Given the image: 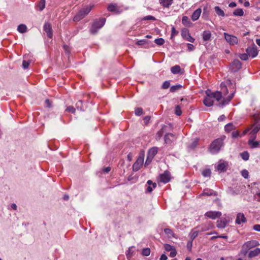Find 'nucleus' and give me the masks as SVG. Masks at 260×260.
<instances>
[{
	"label": "nucleus",
	"mask_w": 260,
	"mask_h": 260,
	"mask_svg": "<svg viewBox=\"0 0 260 260\" xmlns=\"http://www.w3.org/2000/svg\"><path fill=\"white\" fill-rule=\"evenodd\" d=\"M214 99L219 102L222 99L221 93L217 91L212 92L210 90L206 91V96L203 101L204 104L207 107H211L214 103Z\"/></svg>",
	"instance_id": "1"
},
{
	"label": "nucleus",
	"mask_w": 260,
	"mask_h": 260,
	"mask_svg": "<svg viewBox=\"0 0 260 260\" xmlns=\"http://www.w3.org/2000/svg\"><path fill=\"white\" fill-rule=\"evenodd\" d=\"M225 136H223L214 140L209 147V151L212 154H216L219 152L224 145V140Z\"/></svg>",
	"instance_id": "2"
},
{
	"label": "nucleus",
	"mask_w": 260,
	"mask_h": 260,
	"mask_svg": "<svg viewBox=\"0 0 260 260\" xmlns=\"http://www.w3.org/2000/svg\"><path fill=\"white\" fill-rule=\"evenodd\" d=\"M224 83L225 84V85H227L229 88H231L232 87L233 89L231 91L230 95L225 98H223L221 102L219 103L218 105L220 107H223L228 104L233 98L236 91V90L234 89V86L233 85L232 82L231 80H226L225 82Z\"/></svg>",
	"instance_id": "3"
},
{
	"label": "nucleus",
	"mask_w": 260,
	"mask_h": 260,
	"mask_svg": "<svg viewBox=\"0 0 260 260\" xmlns=\"http://www.w3.org/2000/svg\"><path fill=\"white\" fill-rule=\"evenodd\" d=\"M106 19L101 18L99 20H95L93 22L92 26L90 29V32L93 35H95L105 24Z\"/></svg>",
	"instance_id": "4"
},
{
	"label": "nucleus",
	"mask_w": 260,
	"mask_h": 260,
	"mask_svg": "<svg viewBox=\"0 0 260 260\" xmlns=\"http://www.w3.org/2000/svg\"><path fill=\"white\" fill-rule=\"evenodd\" d=\"M93 5L87 6L81 9L79 12L74 16V21H79L84 18L91 10Z\"/></svg>",
	"instance_id": "5"
},
{
	"label": "nucleus",
	"mask_w": 260,
	"mask_h": 260,
	"mask_svg": "<svg viewBox=\"0 0 260 260\" xmlns=\"http://www.w3.org/2000/svg\"><path fill=\"white\" fill-rule=\"evenodd\" d=\"M223 35L226 42L231 46H234L238 43V39L236 36L226 32H224Z\"/></svg>",
	"instance_id": "6"
},
{
	"label": "nucleus",
	"mask_w": 260,
	"mask_h": 260,
	"mask_svg": "<svg viewBox=\"0 0 260 260\" xmlns=\"http://www.w3.org/2000/svg\"><path fill=\"white\" fill-rule=\"evenodd\" d=\"M107 10L108 11L115 14H119L122 12V10L120 7L115 3L110 4L107 7Z\"/></svg>",
	"instance_id": "7"
},
{
	"label": "nucleus",
	"mask_w": 260,
	"mask_h": 260,
	"mask_svg": "<svg viewBox=\"0 0 260 260\" xmlns=\"http://www.w3.org/2000/svg\"><path fill=\"white\" fill-rule=\"evenodd\" d=\"M144 162L143 156H140L136 161L133 165V170L134 171H137L140 169Z\"/></svg>",
	"instance_id": "8"
},
{
	"label": "nucleus",
	"mask_w": 260,
	"mask_h": 260,
	"mask_svg": "<svg viewBox=\"0 0 260 260\" xmlns=\"http://www.w3.org/2000/svg\"><path fill=\"white\" fill-rule=\"evenodd\" d=\"M242 64L238 59L234 60L230 66V69L233 72H237L241 68Z\"/></svg>",
	"instance_id": "9"
},
{
	"label": "nucleus",
	"mask_w": 260,
	"mask_h": 260,
	"mask_svg": "<svg viewBox=\"0 0 260 260\" xmlns=\"http://www.w3.org/2000/svg\"><path fill=\"white\" fill-rule=\"evenodd\" d=\"M246 52L249 56H251L252 57H255L258 54L256 47L255 45L248 47L246 49Z\"/></svg>",
	"instance_id": "10"
},
{
	"label": "nucleus",
	"mask_w": 260,
	"mask_h": 260,
	"mask_svg": "<svg viewBox=\"0 0 260 260\" xmlns=\"http://www.w3.org/2000/svg\"><path fill=\"white\" fill-rule=\"evenodd\" d=\"M205 216H207L209 218L215 219L217 217H219L221 215V213L219 211H208L205 213Z\"/></svg>",
	"instance_id": "11"
},
{
	"label": "nucleus",
	"mask_w": 260,
	"mask_h": 260,
	"mask_svg": "<svg viewBox=\"0 0 260 260\" xmlns=\"http://www.w3.org/2000/svg\"><path fill=\"white\" fill-rule=\"evenodd\" d=\"M171 178L170 173L169 172L166 171L164 173L160 175V180L161 182L166 183L170 181Z\"/></svg>",
	"instance_id": "12"
},
{
	"label": "nucleus",
	"mask_w": 260,
	"mask_h": 260,
	"mask_svg": "<svg viewBox=\"0 0 260 260\" xmlns=\"http://www.w3.org/2000/svg\"><path fill=\"white\" fill-rule=\"evenodd\" d=\"M258 245H259V243L255 240L248 241L243 245V248H247V250H249Z\"/></svg>",
	"instance_id": "13"
},
{
	"label": "nucleus",
	"mask_w": 260,
	"mask_h": 260,
	"mask_svg": "<svg viewBox=\"0 0 260 260\" xmlns=\"http://www.w3.org/2000/svg\"><path fill=\"white\" fill-rule=\"evenodd\" d=\"M256 138V136L251 137L248 141V144L251 148H255L260 146L259 142L255 141L254 139Z\"/></svg>",
	"instance_id": "14"
},
{
	"label": "nucleus",
	"mask_w": 260,
	"mask_h": 260,
	"mask_svg": "<svg viewBox=\"0 0 260 260\" xmlns=\"http://www.w3.org/2000/svg\"><path fill=\"white\" fill-rule=\"evenodd\" d=\"M44 30L46 33L47 36L50 38H52L53 34H52V29L51 26V25L48 23H45L44 27Z\"/></svg>",
	"instance_id": "15"
},
{
	"label": "nucleus",
	"mask_w": 260,
	"mask_h": 260,
	"mask_svg": "<svg viewBox=\"0 0 260 260\" xmlns=\"http://www.w3.org/2000/svg\"><path fill=\"white\" fill-rule=\"evenodd\" d=\"M246 222V219L243 213H239L237 215V217L236 219V223L240 224L242 223H245Z\"/></svg>",
	"instance_id": "16"
},
{
	"label": "nucleus",
	"mask_w": 260,
	"mask_h": 260,
	"mask_svg": "<svg viewBox=\"0 0 260 260\" xmlns=\"http://www.w3.org/2000/svg\"><path fill=\"white\" fill-rule=\"evenodd\" d=\"M251 129L252 128V131L250 132V134L252 135L251 137H253L254 136H256V133L259 131L260 129V124H252L251 125V127H250Z\"/></svg>",
	"instance_id": "17"
},
{
	"label": "nucleus",
	"mask_w": 260,
	"mask_h": 260,
	"mask_svg": "<svg viewBox=\"0 0 260 260\" xmlns=\"http://www.w3.org/2000/svg\"><path fill=\"white\" fill-rule=\"evenodd\" d=\"M175 139V136L172 133H168L165 135V142L166 144H171Z\"/></svg>",
	"instance_id": "18"
},
{
	"label": "nucleus",
	"mask_w": 260,
	"mask_h": 260,
	"mask_svg": "<svg viewBox=\"0 0 260 260\" xmlns=\"http://www.w3.org/2000/svg\"><path fill=\"white\" fill-rule=\"evenodd\" d=\"M201 12L202 10L201 8H198L196 11H194L192 15H191L192 20L193 21L197 20L200 16Z\"/></svg>",
	"instance_id": "19"
},
{
	"label": "nucleus",
	"mask_w": 260,
	"mask_h": 260,
	"mask_svg": "<svg viewBox=\"0 0 260 260\" xmlns=\"http://www.w3.org/2000/svg\"><path fill=\"white\" fill-rule=\"evenodd\" d=\"M259 254H260V248H256L254 249V250L249 251L248 256L249 258H251L254 257L258 255Z\"/></svg>",
	"instance_id": "20"
},
{
	"label": "nucleus",
	"mask_w": 260,
	"mask_h": 260,
	"mask_svg": "<svg viewBox=\"0 0 260 260\" xmlns=\"http://www.w3.org/2000/svg\"><path fill=\"white\" fill-rule=\"evenodd\" d=\"M221 87V91H219L221 93L222 96H225L227 95L229 93L228 89V88L229 87L227 86V85H225V84L223 83H221L220 84Z\"/></svg>",
	"instance_id": "21"
},
{
	"label": "nucleus",
	"mask_w": 260,
	"mask_h": 260,
	"mask_svg": "<svg viewBox=\"0 0 260 260\" xmlns=\"http://www.w3.org/2000/svg\"><path fill=\"white\" fill-rule=\"evenodd\" d=\"M211 33L209 30H205L203 32L202 37L204 41H208L211 40Z\"/></svg>",
	"instance_id": "22"
},
{
	"label": "nucleus",
	"mask_w": 260,
	"mask_h": 260,
	"mask_svg": "<svg viewBox=\"0 0 260 260\" xmlns=\"http://www.w3.org/2000/svg\"><path fill=\"white\" fill-rule=\"evenodd\" d=\"M147 184H148L146 189V191L147 192H151L152 191L153 188L156 187V184L155 183H153L150 180L147 181Z\"/></svg>",
	"instance_id": "23"
},
{
	"label": "nucleus",
	"mask_w": 260,
	"mask_h": 260,
	"mask_svg": "<svg viewBox=\"0 0 260 260\" xmlns=\"http://www.w3.org/2000/svg\"><path fill=\"white\" fill-rule=\"evenodd\" d=\"M182 36L186 41L188 42L193 43L195 40V39L190 35L188 32H187L186 33H185V32H182Z\"/></svg>",
	"instance_id": "24"
},
{
	"label": "nucleus",
	"mask_w": 260,
	"mask_h": 260,
	"mask_svg": "<svg viewBox=\"0 0 260 260\" xmlns=\"http://www.w3.org/2000/svg\"><path fill=\"white\" fill-rule=\"evenodd\" d=\"M157 153V147H153L149 150L148 151V156L150 157L151 159H152L154 156Z\"/></svg>",
	"instance_id": "25"
},
{
	"label": "nucleus",
	"mask_w": 260,
	"mask_h": 260,
	"mask_svg": "<svg viewBox=\"0 0 260 260\" xmlns=\"http://www.w3.org/2000/svg\"><path fill=\"white\" fill-rule=\"evenodd\" d=\"M236 128V126L232 123H229L224 126V130L226 133H230Z\"/></svg>",
	"instance_id": "26"
},
{
	"label": "nucleus",
	"mask_w": 260,
	"mask_h": 260,
	"mask_svg": "<svg viewBox=\"0 0 260 260\" xmlns=\"http://www.w3.org/2000/svg\"><path fill=\"white\" fill-rule=\"evenodd\" d=\"M226 165L225 162H220L216 167V169L220 172H224L226 170Z\"/></svg>",
	"instance_id": "27"
},
{
	"label": "nucleus",
	"mask_w": 260,
	"mask_h": 260,
	"mask_svg": "<svg viewBox=\"0 0 260 260\" xmlns=\"http://www.w3.org/2000/svg\"><path fill=\"white\" fill-rule=\"evenodd\" d=\"M159 1L162 6L168 8L172 4L173 0H159Z\"/></svg>",
	"instance_id": "28"
},
{
	"label": "nucleus",
	"mask_w": 260,
	"mask_h": 260,
	"mask_svg": "<svg viewBox=\"0 0 260 260\" xmlns=\"http://www.w3.org/2000/svg\"><path fill=\"white\" fill-rule=\"evenodd\" d=\"M227 222L225 220H220L217 221V227L220 229H223L225 227Z\"/></svg>",
	"instance_id": "29"
},
{
	"label": "nucleus",
	"mask_w": 260,
	"mask_h": 260,
	"mask_svg": "<svg viewBox=\"0 0 260 260\" xmlns=\"http://www.w3.org/2000/svg\"><path fill=\"white\" fill-rule=\"evenodd\" d=\"M182 23L184 26H189L191 24L188 17L186 16H184L182 17Z\"/></svg>",
	"instance_id": "30"
},
{
	"label": "nucleus",
	"mask_w": 260,
	"mask_h": 260,
	"mask_svg": "<svg viewBox=\"0 0 260 260\" xmlns=\"http://www.w3.org/2000/svg\"><path fill=\"white\" fill-rule=\"evenodd\" d=\"M180 67L178 65L174 66L171 68V71L174 74H176L180 73Z\"/></svg>",
	"instance_id": "31"
},
{
	"label": "nucleus",
	"mask_w": 260,
	"mask_h": 260,
	"mask_svg": "<svg viewBox=\"0 0 260 260\" xmlns=\"http://www.w3.org/2000/svg\"><path fill=\"white\" fill-rule=\"evenodd\" d=\"M214 10L217 15H218V16L222 17L224 16L225 14L224 11L222 10H221L219 7L216 6L214 8Z\"/></svg>",
	"instance_id": "32"
},
{
	"label": "nucleus",
	"mask_w": 260,
	"mask_h": 260,
	"mask_svg": "<svg viewBox=\"0 0 260 260\" xmlns=\"http://www.w3.org/2000/svg\"><path fill=\"white\" fill-rule=\"evenodd\" d=\"M197 228L193 229L190 232V238L191 239V241H193L198 236L199 234V231H195V229Z\"/></svg>",
	"instance_id": "33"
},
{
	"label": "nucleus",
	"mask_w": 260,
	"mask_h": 260,
	"mask_svg": "<svg viewBox=\"0 0 260 260\" xmlns=\"http://www.w3.org/2000/svg\"><path fill=\"white\" fill-rule=\"evenodd\" d=\"M202 194H204V195L209 196H212V195H216L215 192L213 190L210 189H204Z\"/></svg>",
	"instance_id": "34"
},
{
	"label": "nucleus",
	"mask_w": 260,
	"mask_h": 260,
	"mask_svg": "<svg viewBox=\"0 0 260 260\" xmlns=\"http://www.w3.org/2000/svg\"><path fill=\"white\" fill-rule=\"evenodd\" d=\"M165 233L167 235L168 237L172 238L174 237V234L172 230L169 228H166L164 230Z\"/></svg>",
	"instance_id": "35"
},
{
	"label": "nucleus",
	"mask_w": 260,
	"mask_h": 260,
	"mask_svg": "<svg viewBox=\"0 0 260 260\" xmlns=\"http://www.w3.org/2000/svg\"><path fill=\"white\" fill-rule=\"evenodd\" d=\"M199 139L198 138H196L194 139L191 144L188 146V147L190 149H194L197 147L198 144Z\"/></svg>",
	"instance_id": "36"
},
{
	"label": "nucleus",
	"mask_w": 260,
	"mask_h": 260,
	"mask_svg": "<svg viewBox=\"0 0 260 260\" xmlns=\"http://www.w3.org/2000/svg\"><path fill=\"white\" fill-rule=\"evenodd\" d=\"M27 27L24 24H20L17 28V30L20 33H24L26 31Z\"/></svg>",
	"instance_id": "37"
},
{
	"label": "nucleus",
	"mask_w": 260,
	"mask_h": 260,
	"mask_svg": "<svg viewBox=\"0 0 260 260\" xmlns=\"http://www.w3.org/2000/svg\"><path fill=\"white\" fill-rule=\"evenodd\" d=\"M235 16H242L244 15V12L242 9H237L233 12Z\"/></svg>",
	"instance_id": "38"
},
{
	"label": "nucleus",
	"mask_w": 260,
	"mask_h": 260,
	"mask_svg": "<svg viewBox=\"0 0 260 260\" xmlns=\"http://www.w3.org/2000/svg\"><path fill=\"white\" fill-rule=\"evenodd\" d=\"M242 159L244 160H247L249 157V154L247 151H244L240 154Z\"/></svg>",
	"instance_id": "39"
},
{
	"label": "nucleus",
	"mask_w": 260,
	"mask_h": 260,
	"mask_svg": "<svg viewBox=\"0 0 260 260\" xmlns=\"http://www.w3.org/2000/svg\"><path fill=\"white\" fill-rule=\"evenodd\" d=\"M150 254V249L149 248H143L142 251V254L144 256H148Z\"/></svg>",
	"instance_id": "40"
},
{
	"label": "nucleus",
	"mask_w": 260,
	"mask_h": 260,
	"mask_svg": "<svg viewBox=\"0 0 260 260\" xmlns=\"http://www.w3.org/2000/svg\"><path fill=\"white\" fill-rule=\"evenodd\" d=\"M38 7L40 11H42L45 7V0H41L38 5Z\"/></svg>",
	"instance_id": "41"
},
{
	"label": "nucleus",
	"mask_w": 260,
	"mask_h": 260,
	"mask_svg": "<svg viewBox=\"0 0 260 260\" xmlns=\"http://www.w3.org/2000/svg\"><path fill=\"white\" fill-rule=\"evenodd\" d=\"M211 170L210 169H205L202 172V175L204 177H210L211 175Z\"/></svg>",
	"instance_id": "42"
},
{
	"label": "nucleus",
	"mask_w": 260,
	"mask_h": 260,
	"mask_svg": "<svg viewBox=\"0 0 260 260\" xmlns=\"http://www.w3.org/2000/svg\"><path fill=\"white\" fill-rule=\"evenodd\" d=\"M181 87V86L180 85L172 86L170 88V91L172 92H174L179 90V89H180Z\"/></svg>",
	"instance_id": "43"
},
{
	"label": "nucleus",
	"mask_w": 260,
	"mask_h": 260,
	"mask_svg": "<svg viewBox=\"0 0 260 260\" xmlns=\"http://www.w3.org/2000/svg\"><path fill=\"white\" fill-rule=\"evenodd\" d=\"M163 129H164V127H162V128L160 131H159L156 133V139L157 140H160V138H161V137H162V134H163V133H164Z\"/></svg>",
	"instance_id": "44"
},
{
	"label": "nucleus",
	"mask_w": 260,
	"mask_h": 260,
	"mask_svg": "<svg viewBox=\"0 0 260 260\" xmlns=\"http://www.w3.org/2000/svg\"><path fill=\"white\" fill-rule=\"evenodd\" d=\"M154 42L158 45H162L164 44L165 41L162 38H158L155 40Z\"/></svg>",
	"instance_id": "45"
},
{
	"label": "nucleus",
	"mask_w": 260,
	"mask_h": 260,
	"mask_svg": "<svg viewBox=\"0 0 260 260\" xmlns=\"http://www.w3.org/2000/svg\"><path fill=\"white\" fill-rule=\"evenodd\" d=\"M155 20H156V18L152 16H150V15H148V16L144 17L143 18H142L141 19V20H153V21H154Z\"/></svg>",
	"instance_id": "46"
},
{
	"label": "nucleus",
	"mask_w": 260,
	"mask_h": 260,
	"mask_svg": "<svg viewBox=\"0 0 260 260\" xmlns=\"http://www.w3.org/2000/svg\"><path fill=\"white\" fill-rule=\"evenodd\" d=\"M175 114L177 116H180L182 114V111L181 110L180 107L179 105H177L175 107Z\"/></svg>",
	"instance_id": "47"
},
{
	"label": "nucleus",
	"mask_w": 260,
	"mask_h": 260,
	"mask_svg": "<svg viewBox=\"0 0 260 260\" xmlns=\"http://www.w3.org/2000/svg\"><path fill=\"white\" fill-rule=\"evenodd\" d=\"M175 247L168 244H165L164 245V248L167 251H170L173 250Z\"/></svg>",
	"instance_id": "48"
},
{
	"label": "nucleus",
	"mask_w": 260,
	"mask_h": 260,
	"mask_svg": "<svg viewBox=\"0 0 260 260\" xmlns=\"http://www.w3.org/2000/svg\"><path fill=\"white\" fill-rule=\"evenodd\" d=\"M143 113V109L141 108H137L135 109V113L137 116H140Z\"/></svg>",
	"instance_id": "49"
},
{
	"label": "nucleus",
	"mask_w": 260,
	"mask_h": 260,
	"mask_svg": "<svg viewBox=\"0 0 260 260\" xmlns=\"http://www.w3.org/2000/svg\"><path fill=\"white\" fill-rule=\"evenodd\" d=\"M241 175L244 178H248L249 176V173L247 170H243L241 172Z\"/></svg>",
	"instance_id": "50"
},
{
	"label": "nucleus",
	"mask_w": 260,
	"mask_h": 260,
	"mask_svg": "<svg viewBox=\"0 0 260 260\" xmlns=\"http://www.w3.org/2000/svg\"><path fill=\"white\" fill-rule=\"evenodd\" d=\"M248 55L247 53H243V54H241L239 56L240 59H241L242 60H247L248 58Z\"/></svg>",
	"instance_id": "51"
},
{
	"label": "nucleus",
	"mask_w": 260,
	"mask_h": 260,
	"mask_svg": "<svg viewBox=\"0 0 260 260\" xmlns=\"http://www.w3.org/2000/svg\"><path fill=\"white\" fill-rule=\"evenodd\" d=\"M232 137L233 138H237L239 137H241L238 131H234L232 133Z\"/></svg>",
	"instance_id": "52"
},
{
	"label": "nucleus",
	"mask_w": 260,
	"mask_h": 260,
	"mask_svg": "<svg viewBox=\"0 0 260 260\" xmlns=\"http://www.w3.org/2000/svg\"><path fill=\"white\" fill-rule=\"evenodd\" d=\"M170 85V82L169 81H166L165 82H164L162 85V88L163 89H167L169 87Z\"/></svg>",
	"instance_id": "53"
},
{
	"label": "nucleus",
	"mask_w": 260,
	"mask_h": 260,
	"mask_svg": "<svg viewBox=\"0 0 260 260\" xmlns=\"http://www.w3.org/2000/svg\"><path fill=\"white\" fill-rule=\"evenodd\" d=\"M147 43H148V42L145 40H141L138 41L136 42V44L138 45H143Z\"/></svg>",
	"instance_id": "54"
},
{
	"label": "nucleus",
	"mask_w": 260,
	"mask_h": 260,
	"mask_svg": "<svg viewBox=\"0 0 260 260\" xmlns=\"http://www.w3.org/2000/svg\"><path fill=\"white\" fill-rule=\"evenodd\" d=\"M134 247L132 246L128 248V250H127V253H126L127 256H131L132 255V254L134 252V251L132 250V249Z\"/></svg>",
	"instance_id": "55"
},
{
	"label": "nucleus",
	"mask_w": 260,
	"mask_h": 260,
	"mask_svg": "<svg viewBox=\"0 0 260 260\" xmlns=\"http://www.w3.org/2000/svg\"><path fill=\"white\" fill-rule=\"evenodd\" d=\"M75 109L73 106H69L67 107L66 111L74 113L75 112Z\"/></svg>",
	"instance_id": "56"
},
{
	"label": "nucleus",
	"mask_w": 260,
	"mask_h": 260,
	"mask_svg": "<svg viewBox=\"0 0 260 260\" xmlns=\"http://www.w3.org/2000/svg\"><path fill=\"white\" fill-rule=\"evenodd\" d=\"M176 254H177V252H176V250L175 248L174 249H173V250L170 251V256L171 257H175L176 255Z\"/></svg>",
	"instance_id": "57"
},
{
	"label": "nucleus",
	"mask_w": 260,
	"mask_h": 260,
	"mask_svg": "<svg viewBox=\"0 0 260 260\" xmlns=\"http://www.w3.org/2000/svg\"><path fill=\"white\" fill-rule=\"evenodd\" d=\"M82 105V101H79L76 104V107H77V109L80 110H82L83 108L81 107Z\"/></svg>",
	"instance_id": "58"
},
{
	"label": "nucleus",
	"mask_w": 260,
	"mask_h": 260,
	"mask_svg": "<svg viewBox=\"0 0 260 260\" xmlns=\"http://www.w3.org/2000/svg\"><path fill=\"white\" fill-rule=\"evenodd\" d=\"M29 65V62L28 61H26V60H23V63H22V66L24 69H27Z\"/></svg>",
	"instance_id": "59"
},
{
	"label": "nucleus",
	"mask_w": 260,
	"mask_h": 260,
	"mask_svg": "<svg viewBox=\"0 0 260 260\" xmlns=\"http://www.w3.org/2000/svg\"><path fill=\"white\" fill-rule=\"evenodd\" d=\"M187 49H188V51H193L194 49V46L191 44H189V43L187 44Z\"/></svg>",
	"instance_id": "60"
},
{
	"label": "nucleus",
	"mask_w": 260,
	"mask_h": 260,
	"mask_svg": "<svg viewBox=\"0 0 260 260\" xmlns=\"http://www.w3.org/2000/svg\"><path fill=\"white\" fill-rule=\"evenodd\" d=\"M171 31H172V34H171V38L174 36H175L177 34H178V32L176 30L175 28L174 27H173L172 28V30H171Z\"/></svg>",
	"instance_id": "61"
},
{
	"label": "nucleus",
	"mask_w": 260,
	"mask_h": 260,
	"mask_svg": "<svg viewBox=\"0 0 260 260\" xmlns=\"http://www.w3.org/2000/svg\"><path fill=\"white\" fill-rule=\"evenodd\" d=\"M253 229L256 231L260 232V224L254 225Z\"/></svg>",
	"instance_id": "62"
},
{
	"label": "nucleus",
	"mask_w": 260,
	"mask_h": 260,
	"mask_svg": "<svg viewBox=\"0 0 260 260\" xmlns=\"http://www.w3.org/2000/svg\"><path fill=\"white\" fill-rule=\"evenodd\" d=\"M63 48L67 54H69L70 53L69 47L68 45H64Z\"/></svg>",
	"instance_id": "63"
},
{
	"label": "nucleus",
	"mask_w": 260,
	"mask_h": 260,
	"mask_svg": "<svg viewBox=\"0 0 260 260\" xmlns=\"http://www.w3.org/2000/svg\"><path fill=\"white\" fill-rule=\"evenodd\" d=\"M168 258L167 255H166L165 254H162L159 258V260H167Z\"/></svg>",
	"instance_id": "64"
}]
</instances>
